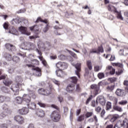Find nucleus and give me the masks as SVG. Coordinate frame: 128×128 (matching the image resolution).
I'll use <instances>...</instances> for the list:
<instances>
[{
  "label": "nucleus",
  "mask_w": 128,
  "mask_h": 128,
  "mask_svg": "<svg viewBox=\"0 0 128 128\" xmlns=\"http://www.w3.org/2000/svg\"><path fill=\"white\" fill-rule=\"evenodd\" d=\"M36 115L40 118H44V112L42 109H38L36 111Z\"/></svg>",
  "instance_id": "20"
},
{
  "label": "nucleus",
  "mask_w": 128,
  "mask_h": 128,
  "mask_svg": "<svg viewBox=\"0 0 128 128\" xmlns=\"http://www.w3.org/2000/svg\"><path fill=\"white\" fill-rule=\"evenodd\" d=\"M19 32H21L22 34H26V36H30V32L28 31V29L26 27L21 26L18 28Z\"/></svg>",
  "instance_id": "6"
},
{
  "label": "nucleus",
  "mask_w": 128,
  "mask_h": 128,
  "mask_svg": "<svg viewBox=\"0 0 128 128\" xmlns=\"http://www.w3.org/2000/svg\"><path fill=\"white\" fill-rule=\"evenodd\" d=\"M27 106H28L29 108L31 110H36V104H34V102H30L27 104Z\"/></svg>",
  "instance_id": "23"
},
{
  "label": "nucleus",
  "mask_w": 128,
  "mask_h": 128,
  "mask_svg": "<svg viewBox=\"0 0 128 128\" xmlns=\"http://www.w3.org/2000/svg\"><path fill=\"white\" fill-rule=\"evenodd\" d=\"M36 90V88L34 86H30L29 88H28V92H29V93L30 94H31V96L33 98H36V94H34V91Z\"/></svg>",
  "instance_id": "9"
},
{
  "label": "nucleus",
  "mask_w": 128,
  "mask_h": 128,
  "mask_svg": "<svg viewBox=\"0 0 128 128\" xmlns=\"http://www.w3.org/2000/svg\"><path fill=\"white\" fill-rule=\"evenodd\" d=\"M116 60V56L114 55H112L110 60L112 62V60Z\"/></svg>",
  "instance_id": "62"
},
{
  "label": "nucleus",
  "mask_w": 128,
  "mask_h": 128,
  "mask_svg": "<svg viewBox=\"0 0 128 128\" xmlns=\"http://www.w3.org/2000/svg\"><path fill=\"white\" fill-rule=\"evenodd\" d=\"M14 120L20 124H22L24 122V118L20 116H17L14 117Z\"/></svg>",
  "instance_id": "12"
},
{
  "label": "nucleus",
  "mask_w": 128,
  "mask_h": 128,
  "mask_svg": "<svg viewBox=\"0 0 128 128\" xmlns=\"http://www.w3.org/2000/svg\"><path fill=\"white\" fill-rule=\"evenodd\" d=\"M114 85L108 86L107 87L108 90H109L110 92L114 90Z\"/></svg>",
  "instance_id": "44"
},
{
  "label": "nucleus",
  "mask_w": 128,
  "mask_h": 128,
  "mask_svg": "<svg viewBox=\"0 0 128 128\" xmlns=\"http://www.w3.org/2000/svg\"><path fill=\"white\" fill-rule=\"evenodd\" d=\"M109 80L110 82H116V78H109Z\"/></svg>",
  "instance_id": "54"
},
{
  "label": "nucleus",
  "mask_w": 128,
  "mask_h": 128,
  "mask_svg": "<svg viewBox=\"0 0 128 128\" xmlns=\"http://www.w3.org/2000/svg\"><path fill=\"white\" fill-rule=\"evenodd\" d=\"M0 128H8V124H2L0 126Z\"/></svg>",
  "instance_id": "58"
},
{
  "label": "nucleus",
  "mask_w": 128,
  "mask_h": 128,
  "mask_svg": "<svg viewBox=\"0 0 128 128\" xmlns=\"http://www.w3.org/2000/svg\"><path fill=\"white\" fill-rule=\"evenodd\" d=\"M97 102H100V104H102V106H104L106 104V98L102 96H99L97 97L96 98Z\"/></svg>",
  "instance_id": "11"
},
{
  "label": "nucleus",
  "mask_w": 128,
  "mask_h": 128,
  "mask_svg": "<svg viewBox=\"0 0 128 128\" xmlns=\"http://www.w3.org/2000/svg\"><path fill=\"white\" fill-rule=\"evenodd\" d=\"M12 60L15 62H18L20 60V58L16 56H14L12 58Z\"/></svg>",
  "instance_id": "41"
},
{
  "label": "nucleus",
  "mask_w": 128,
  "mask_h": 128,
  "mask_svg": "<svg viewBox=\"0 0 128 128\" xmlns=\"http://www.w3.org/2000/svg\"><path fill=\"white\" fill-rule=\"evenodd\" d=\"M3 28L4 30H8V23L4 22L3 24Z\"/></svg>",
  "instance_id": "49"
},
{
  "label": "nucleus",
  "mask_w": 128,
  "mask_h": 128,
  "mask_svg": "<svg viewBox=\"0 0 128 128\" xmlns=\"http://www.w3.org/2000/svg\"><path fill=\"white\" fill-rule=\"evenodd\" d=\"M74 66H75L76 70L75 71V73L79 78L80 76V66H82V64L80 63H78L74 65Z\"/></svg>",
  "instance_id": "14"
},
{
  "label": "nucleus",
  "mask_w": 128,
  "mask_h": 128,
  "mask_svg": "<svg viewBox=\"0 0 128 128\" xmlns=\"http://www.w3.org/2000/svg\"><path fill=\"white\" fill-rule=\"evenodd\" d=\"M52 120L55 122H58L60 120V115L58 114V111H54L52 112L50 116Z\"/></svg>",
  "instance_id": "4"
},
{
  "label": "nucleus",
  "mask_w": 128,
  "mask_h": 128,
  "mask_svg": "<svg viewBox=\"0 0 128 128\" xmlns=\"http://www.w3.org/2000/svg\"><path fill=\"white\" fill-rule=\"evenodd\" d=\"M116 126L118 128H122V126L124 128H128V120L124 119L123 121L118 120L114 128H116Z\"/></svg>",
  "instance_id": "2"
},
{
  "label": "nucleus",
  "mask_w": 128,
  "mask_h": 128,
  "mask_svg": "<svg viewBox=\"0 0 128 128\" xmlns=\"http://www.w3.org/2000/svg\"><path fill=\"white\" fill-rule=\"evenodd\" d=\"M52 82H54L56 84H57V86H58V81L56 80L55 79H52Z\"/></svg>",
  "instance_id": "64"
},
{
  "label": "nucleus",
  "mask_w": 128,
  "mask_h": 128,
  "mask_svg": "<svg viewBox=\"0 0 128 128\" xmlns=\"http://www.w3.org/2000/svg\"><path fill=\"white\" fill-rule=\"evenodd\" d=\"M68 64L66 63V62H62V66L61 67V70H66V68H68Z\"/></svg>",
  "instance_id": "38"
},
{
  "label": "nucleus",
  "mask_w": 128,
  "mask_h": 128,
  "mask_svg": "<svg viewBox=\"0 0 128 128\" xmlns=\"http://www.w3.org/2000/svg\"><path fill=\"white\" fill-rule=\"evenodd\" d=\"M12 92L16 90H20V84H13L12 87L10 88Z\"/></svg>",
  "instance_id": "24"
},
{
  "label": "nucleus",
  "mask_w": 128,
  "mask_h": 128,
  "mask_svg": "<svg viewBox=\"0 0 128 128\" xmlns=\"http://www.w3.org/2000/svg\"><path fill=\"white\" fill-rule=\"evenodd\" d=\"M15 80L17 82L18 84H20L22 82V78L20 76H16V77Z\"/></svg>",
  "instance_id": "25"
},
{
  "label": "nucleus",
  "mask_w": 128,
  "mask_h": 128,
  "mask_svg": "<svg viewBox=\"0 0 128 128\" xmlns=\"http://www.w3.org/2000/svg\"><path fill=\"white\" fill-rule=\"evenodd\" d=\"M38 38V36H30V40H34V38Z\"/></svg>",
  "instance_id": "61"
},
{
  "label": "nucleus",
  "mask_w": 128,
  "mask_h": 128,
  "mask_svg": "<svg viewBox=\"0 0 128 128\" xmlns=\"http://www.w3.org/2000/svg\"><path fill=\"white\" fill-rule=\"evenodd\" d=\"M116 94L117 96H126V93L124 92V90L117 89Z\"/></svg>",
  "instance_id": "18"
},
{
  "label": "nucleus",
  "mask_w": 128,
  "mask_h": 128,
  "mask_svg": "<svg viewBox=\"0 0 128 128\" xmlns=\"http://www.w3.org/2000/svg\"><path fill=\"white\" fill-rule=\"evenodd\" d=\"M112 109V102H108L106 104V110H110Z\"/></svg>",
  "instance_id": "31"
},
{
  "label": "nucleus",
  "mask_w": 128,
  "mask_h": 128,
  "mask_svg": "<svg viewBox=\"0 0 128 128\" xmlns=\"http://www.w3.org/2000/svg\"><path fill=\"white\" fill-rule=\"evenodd\" d=\"M87 66L90 70H92V62L90 60H88L86 62Z\"/></svg>",
  "instance_id": "32"
},
{
  "label": "nucleus",
  "mask_w": 128,
  "mask_h": 128,
  "mask_svg": "<svg viewBox=\"0 0 128 128\" xmlns=\"http://www.w3.org/2000/svg\"><path fill=\"white\" fill-rule=\"evenodd\" d=\"M98 77L100 80H102V78H104V74L102 72H100L98 74Z\"/></svg>",
  "instance_id": "40"
},
{
  "label": "nucleus",
  "mask_w": 128,
  "mask_h": 128,
  "mask_svg": "<svg viewBox=\"0 0 128 128\" xmlns=\"http://www.w3.org/2000/svg\"><path fill=\"white\" fill-rule=\"evenodd\" d=\"M30 42H24L22 45L24 46V49L25 50H30V45H31Z\"/></svg>",
  "instance_id": "22"
},
{
  "label": "nucleus",
  "mask_w": 128,
  "mask_h": 128,
  "mask_svg": "<svg viewBox=\"0 0 128 128\" xmlns=\"http://www.w3.org/2000/svg\"><path fill=\"white\" fill-rule=\"evenodd\" d=\"M22 98H20V96H18L16 98V102L17 104H20L22 102Z\"/></svg>",
  "instance_id": "34"
},
{
  "label": "nucleus",
  "mask_w": 128,
  "mask_h": 128,
  "mask_svg": "<svg viewBox=\"0 0 128 128\" xmlns=\"http://www.w3.org/2000/svg\"><path fill=\"white\" fill-rule=\"evenodd\" d=\"M98 100H92V103H91V106H93V108H96V106H98Z\"/></svg>",
  "instance_id": "37"
},
{
  "label": "nucleus",
  "mask_w": 128,
  "mask_h": 128,
  "mask_svg": "<svg viewBox=\"0 0 128 128\" xmlns=\"http://www.w3.org/2000/svg\"><path fill=\"white\" fill-rule=\"evenodd\" d=\"M84 120V116L82 115L80 116L78 118V122H82Z\"/></svg>",
  "instance_id": "47"
},
{
  "label": "nucleus",
  "mask_w": 128,
  "mask_h": 128,
  "mask_svg": "<svg viewBox=\"0 0 128 128\" xmlns=\"http://www.w3.org/2000/svg\"><path fill=\"white\" fill-rule=\"evenodd\" d=\"M16 32V30L14 29V28H12V29L10 30H9V34H14V32Z\"/></svg>",
  "instance_id": "51"
},
{
  "label": "nucleus",
  "mask_w": 128,
  "mask_h": 128,
  "mask_svg": "<svg viewBox=\"0 0 128 128\" xmlns=\"http://www.w3.org/2000/svg\"><path fill=\"white\" fill-rule=\"evenodd\" d=\"M108 10H109V12H114V10H116V8L114 7L113 6H112V5H109L108 7Z\"/></svg>",
  "instance_id": "36"
},
{
  "label": "nucleus",
  "mask_w": 128,
  "mask_h": 128,
  "mask_svg": "<svg viewBox=\"0 0 128 128\" xmlns=\"http://www.w3.org/2000/svg\"><path fill=\"white\" fill-rule=\"evenodd\" d=\"M3 83L6 86H10L12 84V80H5L3 81Z\"/></svg>",
  "instance_id": "29"
},
{
  "label": "nucleus",
  "mask_w": 128,
  "mask_h": 128,
  "mask_svg": "<svg viewBox=\"0 0 128 128\" xmlns=\"http://www.w3.org/2000/svg\"><path fill=\"white\" fill-rule=\"evenodd\" d=\"M102 82H100L98 83V84H92L91 85L90 88L92 90H94V96H98V94L100 92V86Z\"/></svg>",
  "instance_id": "3"
},
{
  "label": "nucleus",
  "mask_w": 128,
  "mask_h": 128,
  "mask_svg": "<svg viewBox=\"0 0 128 128\" xmlns=\"http://www.w3.org/2000/svg\"><path fill=\"white\" fill-rule=\"evenodd\" d=\"M38 92L40 94H43L44 96H48V94H50V89H49V90H45L44 88H40L38 90Z\"/></svg>",
  "instance_id": "8"
},
{
  "label": "nucleus",
  "mask_w": 128,
  "mask_h": 128,
  "mask_svg": "<svg viewBox=\"0 0 128 128\" xmlns=\"http://www.w3.org/2000/svg\"><path fill=\"white\" fill-rule=\"evenodd\" d=\"M3 112L1 115L0 114V120L2 118H6L8 116V106L6 104H4L3 107Z\"/></svg>",
  "instance_id": "5"
},
{
  "label": "nucleus",
  "mask_w": 128,
  "mask_h": 128,
  "mask_svg": "<svg viewBox=\"0 0 128 128\" xmlns=\"http://www.w3.org/2000/svg\"><path fill=\"white\" fill-rule=\"evenodd\" d=\"M128 104V101L126 100H122L118 102V104L120 106H126Z\"/></svg>",
  "instance_id": "42"
},
{
  "label": "nucleus",
  "mask_w": 128,
  "mask_h": 128,
  "mask_svg": "<svg viewBox=\"0 0 128 128\" xmlns=\"http://www.w3.org/2000/svg\"><path fill=\"white\" fill-rule=\"evenodd\" d=\"M30 28L31 32H34L36 34H38L40 32V30L38 29V26L36 25H35L33 26H31Z\"/></svg>",
  "instance_id": "16"
},
{
  "label": "nucleus",
  "mask_w": 128,
  "mask_h": 128,
  "mask_svg": "<svg viewBox=\"0 0 128 128\" xmlns=\"http://www.w3.org/2000/svg\"><path fill=\"white\" fill-rule=\"evenodd\" d=\"M12 44H7L6 45V48L8 50H12Z\"/></svg>",
  "instance_id": "48"
},
{
  "label": "nucleus",
  "mask_w": 128,
  "mask_h": 128,
  "mask_svg": "<svg viewBox=\"0 0 128 128\" xmlns=\"http://www.w3.org/2000/svg\"><path fill=\"white\" fill-rule=\"evenodd\" d=\"M22 99L24 102H26L28 104H30V102L31 98L30 96L28 94H24L22 96Z\"/></svg>",
  "instance_id": "17"
},
{
  "label": "nucleus",
  "mask_w": 128,
  "mask_h": 128,
  "mask_svg": "<svg viewBox=\"0 0 128 128\" xmlns=\"http://www.w3.org/2000/svg\"><path fill=\"white\" fill-rule=\"evenodd\" d=\"M58 58H60V60H66V56L61 54L58 56Z\"/></svg>",
  "instance_id": "52"
},
{
  "label": "nucleus",
  "mask_w": 128,
  "mask_h": 128,
  "mask_svg": "<svg viewBox=\"0 0 128 128\" xmlns=\"http://www.w3.org/2000/svg\"><path fill=\"white\" fill-rule=\"evenodd\" d=\"M94 112H88L86 114V116L87 118H90V116H92Z\"/></svg>",
  "instance_id": "45"
},
{
  "label": "nucleus",
  "mask_w": 128,
  "mask_h": 128,
  "mask_svg": "<svg viewBox=\"0 0 128 128\" xmlns=\"http://www.w3.org/2000/svg\"><path fill=\"white\" fill-rule=\"evenodd\" d=\"M38 48H36V44H34L32 42H31L30 50H34L36 52H38V54L39 55L42 56V51H40V46L38 44Z\"/></svg>",
  "instance_id": "7"
},
{
  "label": "nucleus",
  "mask_w": 128,
  "mask_h": 128,
  "mask_svg": "<svg viewBox=\"0 0 128 128\" xmlns=\"http://www.w3.org/2000/svg\"><path fill=\"white\" fill-rule=\"evenodd\" d=\"M33 70H34V74L36 76H42V70L38 68H32Z\"/></svg>",
  "instance_id": "15"
},
{
  "label": "nucleus",
  "mask_w": 128,
  "mask_h": 128,
  "mask_svg": "<svg viewBox=\"0 0 128 128\" xmlns=\"http://www.w3.org/2000/svg\"><path fill=\"white\" fill-rule=\"evenodd\" d=\"M95 110L97 112H100V110H102V108L98 106L95 109Z\"/></svg>",
  "instance_id": "57"
},
{
  "label": "nucleus",
  "mask_w": 128,
  "mask_h": 128,
  "mask_svg": "<svg viewBox=\"0 0 128 128\" xmlns=\"http://www.w3.org/2000/svg\"><path fill=\"white\" fill-rule=\"evenodd\" d=\"M114 13L116 14V16L118 20H124V17L122 16V12H118L116 10H114Z\"/></svg>",
  "instance_id": "21"
},
{
  "label": "nucleus",
  "mask_w": 128,
  "mask_h": 128,
  "mask_svg": "<svg viewBox=\"0 0 128 128\" xmlns=\"http://www.w3.org/2000/svg\"><path fill=\"white\" fill-rule=\"evenodd\" d=\"M106 114V111L104 110H102L100 116L102 118H104V114Z\"/></svg>",
  "instance_id": "63"
},
{
  "label": "nucleus",
  "mask_w": 128,
  "mask_h": 128,
  "mask_svg": "<svg viewBox=\"0 0 128 128\" xmlns=\"http://www.w3.org/2000/svg\"><path fill=\"white\" fill-rule=\"evenodd\" d=\"M62 62H58L56 64V66L57 68H60L62 70Z\"/></svg>",
  "instance_id": "46"
},
{
  "label": "nucleus",
  "mask_w": 128,
  "mask_h": 128,
  "mask_svg": "<svg viewBox=\"0 0 128 128\" xmlns=\"http://www.w3.org/2000/svg\"><path fill=\"white\" fill-rule=\"evenodd\" d=\"M28 112H30V110H28V108H23L19 110L20 114H28Z\"/></svg>",
  "instance_id": "19"
},
{
  "label": "nucleus",
  "mask_w": 128,
  "mask_h": 128,
  "mask_svg": "<svg viewBox=\"0 0 128 128\" xmlns=\"http://www.w3.org/2000/svg\"><path fill=\"white\" fill-rule=\"evenodd\" d=\"M1 90L3 92H4L5 94H9L10 93V90L8 88L5 86H2L1 88Z\"/></svg>",
  "instance_id": "30"
},
{
  "label": "nucleus",
  "mask_w": 128,
  "mask_h": 128,
  "mask_svg": "<svg viewBox=\"0 0 128 128\" xmlns=\"http://www.w3.org/2000/svg\"><path fill=\"white\" fill-rule=\"evenodd\" d=\"M120 118V116L118 114L114 115L111 119V122H116V120H118V118Z\"/></svg>",
  "instance_id": "39"
},
{
  "label": "nucleus",
  "mask_w": 128,
  "mask_h": 128,
  "mask_svg": "<svg viewBox=\"0 0 128 128\" xmlns=\"http://www.w3.org/2000/svg\"><path fill=\"white\" fill-rule=\"evenodd\" d=\"M4 56L6 60H8V62L12 60V55H10V54L6 52L5 53Z\"/></svg>",
  "instance_id": "28"
},
{
  "label": "nucleus",
  "mask_w": 128,
  "mask_h": 128,
  "mask_svg": "<svg viewBox=\"0 0 128 128\" xmlns=\"http://www.w3.org/2000/svg\"><path fill=\"white\" fill-rule=\"evenodd\" d=\"M56 74L57 76L62 77L64 74V72H62V70H58L56 71Z\"/></svg>",
  "instance_id": "27"
},
{
  "label": "nucleus",
  "mask_w": 128,
  "mask_h": 128,
  "mask_svg": "<svg viewBox=\"0 0 128 128\" xmlns=\"http://www.w3.org/2000/svg\"><path fill=\"white\" fill-rule=\"evenodd\" d=\"M37 104L40 106V108H46V104L40 102L38 103H37Z\"/></svg>",
  "instance_id": "50"
},
{
  "label": "nucleus",
  "mask_w": 128,
  "mask_h": 128,
  "mask_svg": "<svg viewBox=\"0 0 128 128\" xmlns=\"http://www.w3.org/2000/svg\"><path fill=\"white\" fill-rule=\"evenodd\" d=\"M5 98H6L4 96H0V102H4Z\"/></svg>",
  "instance_id": "56"
},
{
  "label": "nucleus",
  "mask_w": 128,
  "mask_h": 128,
  "mask_svg": "<svg viewBox=\"0 0 128 128\" xmlns=\"http://www.w3.org/2000/svg\"><path fill=\"white\" fill-rule=\"evenodd\" d=\"M48 30V24H46V26L44 28L43 32H46Z\"/></svg>",
  "instance_id": "53"
},
{
  "label": "nucleus",
  "mask_w": 128,
  "mask_h": 128,
  "mask_svg": "<svg viewBox=\"0 0 128 128\" xmlns=\"http://www.w3.org/2000/svg\"><path fill=\"white\" fill-rule=\"evenodd\" d=\"M112 108L113 110H116L117 112H122V108L120 106L114 105Z\"/></svg>",
  "instance_id": "26"
},
{
  "label": "nucleus",
  "mask_w": 128,
  "mask_h": 128,
  "mask_svg": "<svg viewBox=\"0 0 128 128\" xmlns=\"http://www.w3.org/2000/svg\"><path fill=\"white\" fill-rule=\"evenodd\" d=\"M31 64H27L26 66L28 68H35L34 66H38L40 64V62L38 60L34 59L31 60Z\"/></svg>",
  "instance_id": "13"
},
{
  "label": "nucleus",
  "mask_w": 128,
  "mask_h": 128,
  "mask_svg": "<svg viewBox=\"0 0 128 128\" xmlns=\"http://www.w3.org/2000/svg\"><path fill=\"white\" fill-rule=\"evenodd\" d=\"M14 72V69L13 68H10L8 70L9 74H13Z\"/></svg>",
  "instance_id": "59"
},
{
  "label": "nucleus",
  "mask_w": 128,
  "mask_h": 128,
  "mask_svg": "<svg viewBox=\"0 0 128 128\" xmlns=\"http://www.w3.org/2000/svg\"><path fill=\"white\" fill-rule=\"evenodd\" d=\"M38 22H44V24H48V20H42V18H40L38 17L36 20V23Z\"/></svg>",
  "instance_id": "35"
},
{
  "label": "nucleus",
  "mask_w": 128,
  "mask_h": 128,
  "mask_svg": "<svg viewBox=\"0 0 128 128\" xmlns=\"http://www.w3.org/2000/svg\"><path fill=\"white\" fill-rule=\"evenodd\" d=\"M104 52V48H102V46H100L98 47V50H96L95 49H92L90 50V54H100V52Z\"/></svg>",
  "instance_id": "10"
},
{
  "label": "nucleus",
  "mask_w": 128,
  "mask_h": 128,
  "mask_svg": "<svg viewBox=\"0 0 128 128\" xmlns=\"http://www.w3.org/2000/svg\"><path fill=\"white\" fill-rule=\"evenodd\" d=\"M58 100L60 102H62L64 101V98L62 96H59L58 97Z\"/></svg>",
  "instance_id": "60"
},
{
  "label": "nucleus",
  "mask_w": 128,
  "mask_h": 128,
  "mask_svg": "<svg viewBox=\"0 0 128 128\" xmlns=\"http://www.w3.org/2000/svg\"><path fill=\"white\" fill-rule=\"evenodd\" d=\"M115 73H116V69L112 68L110 70V74H114Z\"/></svg>",
  "instance_id": "55"
},
{
  "label": "nucleus",
  "mask_w": 128,
  "mask_h": 128,
  "mask_svg": "<svg viewBox=\"0 0 128 128\" xmlns=\"http://www.w3.org/2000/svg\"><path fill=\"white\" fill-rule=\"evenodd\" d=\"M71 82L73 84H70L66 88V90L68 92H72L73 90H74L76 86L74 84H76L78 82V78L76 76H73L70 78Z\"/></svg>",
  "instance_id": "1"
},
{
  "label": "nucleus",
  "mask_w": 128,
  "mask_h": 128,
  "mask_svg": "<svg viewBox=\"0 0 128 128\" xmlns=\"http://www.w3.org/2000/svg\"><path fill=\"white\" fill-rule=\"evenodd\" d=\"M112 66H118V68H124V65L120 62L113 63Z\"/></svg>",
  "instance_id": "33"
},
{
  "label": "nucleus",
  "mask_w": 128,
  "mask_h": 128,
  "mask_svg": "<svg viewBox=\"0 0 128 128\" xmlns=\"http://www.w3.org/2000/svg\"><path fill=\"white\" fill-rule=\"evenodd\" d=\"M100 70H102V67H100L98 66H94V72H99Z\"/></svg>",
  "instance_id": "43"
}]
</instances>
